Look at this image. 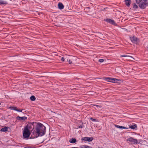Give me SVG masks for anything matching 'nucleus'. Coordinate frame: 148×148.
Masks as SVG:
<instances>
[{
	"label": "nucleus",
	"mask_w": 148,
	"mask_h": 148,
	"mask_svg": "<svg viewBox=\"0 0 148 148\" xmlns=\"http://www.w3.org/2000/svg\"><path fill=\"white\" fill-rule=\"evenodd\" d=\"M46 127L42 124L38 123L36 126L35 130L41 136H43L45 134Z\"/></svg>",
	"instance_id": "nucleus-1"
},
{
	"label": "nucleus",
	"mask_w": 148,
	"mask_h": 148,
	"mask_svg": "<svg viewBox=\"0 0 148 148\" xmlns=\"http://www.w3.org/2000/svg\"><path fill=\"white\" fill-rule=\"evenodd\" d=\"M136 2L140 8L144 9L147 6V0H136Z\"/></svg>",
	"instance_id": "nucleus-2"
},
{
	"label": "nucleus",
	"mask_w": 148,
	"mask_h": 148,
	"mask_svg": "<svg viewBox=\"0 0 148 148\" xmlns=\"http://www.w3.org/2000/svg\"><path fill=\"white\" fill-rule=\"evenodd\" d=\"M29 129V127L28 125L25 127L23 133V136L24 138H27L29 137L31 134Z\"/></svg>",
	"instance_id": "nucleus-3"
},
{
	"label": "nucleus",
	"mask_w": 148,
	"mask_h": 148,
	"mask_svg": "<svg viewBox=\"0 0 148 148\" xmlns=\"http://www.w3.org/2000/svg\"><path fill=\"white\" fill-rule=\"evenodd\" d=\"M104 79L107 82L115 83H119V81H120L115 78L110 77H105L104 78Z\"/></svg>",
	"instance_id": "nucleus-4"
},
{
	"label": "nucleus",
	"mask_w": 148,
	"mask_h": 148,
	"mask_svg": "<svg viewBox=\"0 0 148 148\" xmlns=\"http://www.w3.org/2000/svg\"><path fill=\"white\" fill-rule=\"evenodd\" d=\"M126 140L128 143V142H130L133 144H136L138 143L137 140L132 137H128Z\"/></svg>",
	"instance_id": "nucleus-5"
},
{
	"label": "nucleus",
	"mask_w": 148,
	"mask_h": 148,
	"mask_svg": "<svg viewBox=\"0 0 148 148\" xmlns=\"http://www.w3.org/2000/svg\"><path fill=\"white\" fill-rule=\"evenodd\" d=\"M39 136H40L39 134L37 133V131H36V130H34L32 134L31 138H34L38 137Z\"/></svg>",
	"instance_id": "nucleus-6"
},
{
	"label": "nucleus",
	"mask_w": 148,
	"mask_h": 148,
	"mask_svg": "<svg viewBox=\"0 0 148 148\" xmlns=\"http://www.w3.org/2000/svg\"><path fill=\"white\" fill-rule=\"evenodd\" d=\"M104 21L112 25L116 26L117 25L115 23L114 21L112 19L110 18H106L104 19Z\"/></svg>",
	"instance_id": "nucleus-7"
},
{
	"label": "nucleus",
	"mask_w": 148,
	"mask_h": 148,
	"mask_svg": "<svg viewBox=\"0 0 148 148\" xmlns=\"http://www.w3.org/2000/svg\"><path fill=\"white\" fill-rule=\"evenodd\" d=\"M93 138L92 137H84L82 138L81 140L82 141L91 142L93 140Z\"/></svg>",
	"instance_id": "nucleus-8"
},
{
	"label": "nucleus",
	"mask_w": 148,
	"mask_h": 148,
	"mask_svg": "<svg viewBox=\"0 0 148 148\" xmlns=\"http://www.w3.org/2000/svg\"><path fill=\"white\" fill-rule=\"evenodd\" d=\"M9 108L11 110H13L15 111H16L18 112H22V111L23 110V109L21 110H18V109L16 107H14V106H11Z\"/></svg>",
	"instance_id": "nucleus-9"
},
{
	"label": "nucleus",
	"mask_w": 148,
	"mask_h": 148,
	"mask_svg": "<svg viewBox=\"0 0 148 148\" xmlns=\"http://www.w3.org/2000/svg\"><path fill=\"white\" fill-rule=\"evenodd\" d=\"M130 39L131 41L134 43L136 42L137 40V38L134 36L132 37H130Z\"/></svg>",
	"instance_id": "nucleus-10"
},
{
	"label": "nucleus",
	"mask_w": 148,
	"mask_h": 148,
	"mask_svg": "<svg viewBox=\"0 0 148 148\" xmlns=\"http://www.w3.org/2000/svg\"><path fill=\"white\" fill-rule=\"evenodd\" d=\"M16 119L17 120H25L27 119V117L26 116H23V117H20L19 116H18L16 117Z\"/></svg>",
	"instance_id": "nucleus-11"
},
{
	"label": "nucleus",
	"mask_w": 148,
	"mask_h": 148,
	"mask_svg": "<svg viewBox=\"0 0 148 148\" xmlns=\"http://www.w3.org/2000/svg\"><path fill=\"white\" fill-rule=\"evenodd\" d=\"M58 8L60 10H62L64 8V6L61 3H59L58 4Z\"/></svg>",
	"instance_id": "nucleus-12"
},
{
	"label": "nucleus",
	"mask_w": 148,
	"mask_h": 148,
	"mask_svg": "<svg viewBox=\"0 0 148 148\" xmlns=\"http://www.w3.org/2000/svg\"><path fill=\"white\" fill-rule=\"evenodd\" d=\"M129 128L133 130L136 129L137 128V126L136 124H134L133 125H130Z\"/></svg>",
	"instance_id": "nucleus-13"
},
{
	"label": "nucleus",
	"mask_w": 148,
	"mask_h": 148,
	"mask_svg": "<svg viewBox=\"0 0 148 148\" xmlns=\"http://www.w3.org/2000/svg\"><path fill=\"white\" fill-rule=\"evenodd\" d=\"M76 142V139L74 138H72L69 140V142L71 143H74Z\"/></svg>",
	"instance_id": "nucleus-14"
},
{
	"label": "nucleus",
	"mask_w": 148,
	"mask_h": 148,
	"mask_svg": "<svg viewBox=\"0 0 148 148\" xmlns=\"http://www.w3.org/2000/svg\"><path fill=\"white\" fill-rule=\"evenodd\" d=\"M115 126L116 127L119 129H127L126 127L121 126H119L117 125H115Z\"/></svg>",
	"instance_id": "nucleus-15"
},
{
	"label": "nucleus",
	"mask_w": 148,
	"mask_h": 148,
	"mask_svg": "<svg viewBox=\"0 0 148 148\" xmlns=\"http://www.w3.org/2000/svg\"><path fill=\"white\" fill-rule=\"evenodd\" d=\"M125 1L126 5L127 6H129L131 2V0H125Z\"/></svg>",
	"instance_id": "nucleus-16"
},
{
	"label": "nucleus",
	"mask_w": 148,
	"mask_h": 148,
	"mask_svg": "<svg viewBox=\"0 0 148 148\" xmlns=\"http://www.w3.org/2000/svg\"><path fill=\"white\" fill-rule=\"evenodd\" d=\"M133 8L134 10H136L138 8V5L135 3H133Z\"/></svg>",
	"instance_id": "nucleus-17"
},
{
	"label": "nucleus",
	"mask_w": 148,
	"mask_h": 148,
	"mask_svg": "<svg viewBox=\"0 0 148 148\" xmlns=\"http://www.w3.org/2000/svg\"><path fill=\"white\" fill-rule=\"evenodd\" d=\"M7 4V2L3 0H0V5H6Z\"/></svg>",
	"instance_id": "nucleus-18"
},
{
	"label": "nucleus",
	"mask_w": 148,
	"mask_h": 148,
	"mask_svg": "<svg viewBox=\"0 0 148 148\" xmlns=\"http://www.w3.org/2000/svg\"><path fill=\"white\" fill-rule=\"evenodd\" d=\"M8 127H5L2 128L1 130L0 131L1 132H5L7 131H8Z\"/></svg>",
	"instance_id": "nucleus-19"
},
{
	"label": "nucleus",
	"mask_w": 148,
	"mask_h": 148,
	"mask_svg": "<svg viewBox=\"0 0 148 148\" xmlns=\"http://www.w3.org/2000/svg\"><path fill=\"white\" fill-rule=\"evenodd\" d=\"M81 148H92L91 147L86 145H82L81 146Z\"/></svg>",
	"instance_id": "nucleus-20"
},
{
	"label": "nucleus",
	"mask_w": 148,
	"mask_h": 148,
	"mask_svg": "<svg viewBox=\"0 0 148 148\" xmlns=\"http://www.w3.org/2000/svg\"><path fill=\"white\" fill-rule=\"evenodd\" d=\"M30 99L32 101H34L36 99V97L34 96H31L30 98Z\"/></svg>",
	"instance_id": "nucleus-21"
},
{
	"label": "nucleus",
	"mask_w": 148,
	"mask_h": 148,
	"mask_svg": "<svg viewBox=\"0 0 148 148\" xmlns=\"http://www.w3.org/2000/svg\"><path fill=\"white\" fill-rule=\"evenodd\" d=\"M120 56L121 57H129L131 58L132 59H134V58L132 56H129L127 55H121Z\"/></svg>",
	"instance_id": "nucleus-22"
},
{
	"label": "nucleus",
	"mask_w": 148,
	"mask_h": 148,
	"mask_svg": "<svg viewBox=\"0 0 148 148\" xmlns=\"http://www.w3.org/2000/svg\"><path fill=\"white\" fill-rule=\"evenodd\" d=\"M91 120L92 121H97L96 119H94L92 118H90Z\"/></svg>",
	"instance_id": "nucleus-23"
},
{
	"label": "nucleus",
	"mask_w": 148,
	"mask_h": 148,
	"mask_svg": "<svg viewBox=\"0 0 148 148\" xmlns=\"http://www.w3.org/2000/svg\"><path fill=\"white\" fill-rule=\"evenodd\" d=\"M99 61L100 62H102L104 61V60L102 59H100L99 60Z\"/></svg>",
	"instance_id": "nucleus-24"
},
{
	"label": "nucleus",
	"mask_w": 148,
	"mask_h": 148,
	"mask_svg": "<svg viewBox=\"0 0 148 148\" xmlns=\"http://www.w3.org/2000/svg\"><path fill=\"white\" fill-rule=\"evenodd\" d=\"M25 148H36L35 147H31V146H27L25 147Z\"/></svg>",
	"instance_id": "nucleus-25"
},
{
	"label": "nucleus",
	"mask_w": 148,
	"mask_h": 148,
	"mask_svg": "<svg viewBox=\"0 0 148 148\" xmlns=\"http://www.w3.org/2000/svg\"><path fill=\"white\" fill-rule=\"evenodd\" d=\"M61 60L62 61H64V58L63 57H62L61 58Z\"/></svg>",
	"instance_id": "nucleus-26"
},
{
	"label": "nucleus",
	"mask_w": 148,
	"mask_h": 148,
	"mask_svg": "<svg viewBox=\"0 0 148 148\" xmlns=\"http://www.w3.org/2000/svg\"><path fill=\"white\" fill-rule=\"evenodd\" d=\"M69 64H71L72 63V61L71 60H69Z\"/></svg>",
	"instance_id": "nucleus-27"
},
{
	"label": "nucleus",
	"mask_w": 148,
	"mask_h": 148,
	"mask_svg": "<svg viewBox=\"0 0 148 148\" xmlns=\"http://www.w3.org/2000/svg\"><path fill=\"white\" fill-rule=\"evenodd\" d=\"M78 127L79 128H82L83 127V126L82 125H80Z\"/></svg>",
	"instance_id": "nucleus-28"
},
{
	"label": "nucleus",
	"mask_w": 148,
	"mask_h": 148,
	"mask_svg": "<svg viewBox=\"0 0 148 148\" xmlns=\"http://www.w3.org/2000/svg\"><path fill=\"white\" fill-rule=\"evenodd\" d=\"M75 148H78L77 147H75Z\"/></svg>",
	"instance_id": "nucleus-29"
},
{
	"label": "nucleus",
	"mask_w": 148,
	"mask_h": 148,
	"mask_svg": "<svg viewBox=\"0 0 148 148\" xmlns=\"http://www.w3.org/2000/svg\"><path fill=\"white\" fill-rule=\"evenodd\" d=\"M95 106H98V105H95Z\"/></svg>",
	"instance_id": "nucleus-30"
},
{
	"label": "nucleus",
	"mask_w": 148,
	"mask_h": 148,
	"mask_svg": "<svg viewBox=\"0 0 148 148\" xmlns=\"http://www.w3.org/2000/svg\"><path fill=\"white\" fill-rule=\"evenodd\" d=\"M147 48H148V46H147Z\"/></svg>",
	"instance_id": "nucleus-31"
},
{
	"label": "nucleus",
	"mask_w": 148,
	"mask_h": 148,
	"mask_svg": "<svg viewBox=\"0 0 148 148\" xmlns=\"http://www.w3.org/2000/svg\"><path fill=\"white\" fill-rule=\"evenodd\" d=\"M1 103H0V105H1Z\"/></svg>",
	"instance_id": "nucleus-32"
}]
</instances>
